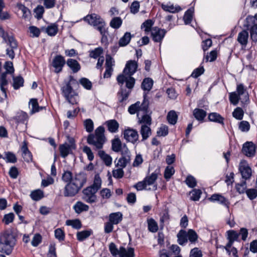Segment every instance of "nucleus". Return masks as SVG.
<instances>
[{
	"instance_id": "41",
	"label": "nucleus",
	"mask_w": 257,
	"mask_h": 257,
	"mask_svg": "<svg viewBox=\"0 0 257 257\" xmlns=\"http://www.w3.org/2000/svg\"><path fill=\"white\" fill-rule=\"evenodd\" d=\"M112 150L115 152H118L121 151V143L119 139L115 138L112 141Z\"/></svg>"
},
{
	"instance_id": "48",
	"label": "nucleus",
	"mask_w": 257,
	"mask_h": 257,
	"mask_svg": "<svg viewBox=\"0 0 257 257\" xmlns=\"http://www.w3.org/2000/svg\"><path fill=\"white\" fill-rule=\"evenodd\" d=\"M66 224L75 229H79L81 227V222L78 219L67 220Z\"/></svg>"
},
{
	"instance_id": "17",
	"label": "nucleus",
	"mask_w": 257,
	"mask_h": 257,
	"mask_svg": "<svg viewBox=\"0 0 257 257\" xmlns=\"http://www.w3.org/2000/svg\"><path fill=\"white\" fill-rule=\"evenodd\" d=\"M227 238L228 242L225 246L226 250L228 252L229 248L231 247L233 242L237 240L239 236V234L235 231L231 230L227 231Z\"/></svg>"
},
{
	"instance_id": "7",
	"label": "nucleus",
	"mask_w": 257,
	"mask_h": 257,
	"mask_svg": "<svg viewBox=\"0 0 257 257\" xmlns=\"http://www.w3.org/2000/svg\"><path fill=\"white\" fill-rule=\"evenodd\" d=\"M63 93L68 101L72 104L76 103L78 97L73 91L69 84H67L62 88Z\"/></svg>"
},
{
	"instance_id": "59",
	"label": "nucleus",
	"mask_w": 257,
	"mask_h": 257,
	"mask_svg": "<svg viewBox=\"0 0 257 257\" xmlns=\"http://www.w3.org/2000/svg\"><path fill=\"white\" fill-rule=\"evenodd\" d=\"M246 194L248 198L253 200L257 197V190L255 189H249L246 190Z\"/></svg>"
},
{
	"instance_id": "6",
	"label": "nucleus",
	"mask_w": 257,
	"mask_h": 257,
	"mask_svg": "<svg viewBox=\"0 0 257 257\" xmlns=\"http://www.w3.org/2000/svg\"><path fill=\"white\" fill-rule=\"evenodd\" d=\"M85 21L90 25L95 27L103 35L105 31V23L104 20L98 15L92 14L84 18Z\"/></svg>"
},
{
	"instance_id": "15",
	"label": "nucleus",
	"mask_w": 257,
	"mask_h": 257,
	"mask_svg": "<svg viewBox=\"0 0 257 257\" xmlns=\"http://www.w3.org/2000/svg\"><path fill=\"white\" fill-rule=\"evenodd\" d=\"M166 31L158 27H154L152 29L151 35L153 40L157 42H160L166 34Z\"/></svg>"
},
{
	"instance_id": "34",
	"label": "nucleus",
	"mask_w": 257,
	"mask_h": 257,
	"mask_svg": "<svg viewBox=\"0 0 257 257\" xmlns=\"http://www.w3.org/2000/svg\"><path fill=\"white\" fill-rule=\"evenodd\" d=\"M147 110L143 113L142 112L141 115L138 117L140 123H146L150 125L151 123V118L150 116L146 114Z\"/></svg>"
},
{
	"instance_id": "46",
	"label": "nucleus",
	"mask_w": 257,
	"mask_h": 257,
	"mask_svg": "<svg viewBox=\"0 0 257 257\" xmlns=\"http://www.w3.org/2000/svg\"><path fill=\"white\" fill-rule=\"evenodd\" d=\"M122 24V20L119 17H114L110 22V26L114 29L119 28Z\"/></svg>"
},
{
	"instance_id": "56",
	"label": "nucleus",
	"mask_w": 257,
	"mask_h": 257,
	"mask_svg": "<svg viewBox=\"0 0 257 257\" xmlns=\"http://www.w3.org/2000/svg\"><path fill=\"white\" fill-rule=\"evenodd\" d=\"M84 125L87 132L90 133L93 130V122L90 119H87L84 121Z\"/></svg>"
},
{
	"instance_id": "31",
	"label": "nucleus",
	"mask_w": 257,
	"mask_h": 257,
	"mask_svg": "<svg viewBox=\"0 0 257 257\" xmlns=\"http://www.w3.org/2000/svg\"><path fill=\"white\" fill-rule=\"evenodd\" d=\"M193 115L197 120L202 121L206 115V112L203 109L195 108L193 110Z\"/></svg>"
},
{
	"instance_id": "13",
	"label": "nucleus",
	"mask_w": 257,
	"mask_h": 257,
	"mask_svg": "<svg viewBox=\"0 0 257 257\" xmlns=\"http://www.w3.org/2000/svg\"><path fill=\"white\" fill-rule=\"evenodd\" d=\"M97 191L92 186L87 187L83 191V199L88 203H92L95 201V194Z\"/></svg>"
},
{
	"instance_id": "52",
	"label": "nucleus",
	"mask_w": 257,
	"mask_h": 257,
	"mask_svg": "<svg viewBox=\"0 0 257 257\" xmlns=\"http://www.w3.org/2000/svg\"><path fill=\"white\" fill-rule=\"evenodd\" d=\"M202 192L199 189H194L190 193V195L191 196V199L194 201H197L200 198V195Z\"/></svg>"
},
{
	"instance_id": "44",
	"label": "nucleus",
	"mask_w": 257,
	"mask_h": 257,
	"mask_svg": "<svg viewBox=\"0 0 257 257\" xmlns=\"http://www.w3.org/2000/svg\"><path fill=\"white\" fill-rule=\"evenodd\" d=\"M148 229L152 232H156L158 229L157 223L152 218L148 220Z\"/></svg>"
},
{
	"instance_id": "58",
	"label": "nucleus",
	"mask_w": 257,
	"mask_h": 257,
	"mask_svg": "<svg viewBox=\"0 0 257 257\" xmlns=\"http://www.w3.org/2000/svg\"><path fill=\"white\" fill-rule=\"evenodd\" d=\"M101 185V180L99 175H96L94 177V180L93 185L91 186L97 191L100 188Z\"/></svg>"
},
{
	"instance_id": "5",
	"label": "nucleus",
	"mask_w": 257,
	"mask_h": 257,
	"mask_svg": "<svg viewBox=\"0 0 257 257\" xmlns=\"http://www.w3.org/2000/svg\"><path fill=\"white\" fill-rule=\"evenodd\" d=\"M104 133L103 127L101 126L98 127L95 131V135L90 134L88 136L87 143L90 145H93L96 149H101L105 141Z\"/></svg>"
},
{
	"instance_id": "60",
	"label": "nucleus",
	"mask_w": 257,
	"mask_h": 257,
	"mask_svg": "<svg viewBox=\"0 0 257 257\" xmlns=\"http://www.w3.org/2000/svg\"><path fill=\"white\" fill-rule=\"evenodd\" d=\"M42 241V237L39 234H36L33 237L31 244L33 246H37Z\"/></svg>"
},
{
	"instance_id": "30",
	"label": "nucleus",
	"mask_w": 257,
	"mask_h": 257,
	"mask_svg": "<svg viewBox=\"0 0 257 257\" xmlns=\"http://www.w3.org/2000/svg\"><path fill=\"white\" fill-rule=\"evenodd\" d=\"M162 8L166 12H168L172 13L178 12L181 10V8L178 6H174L171 4H162Z\"/></svg>"
},
{
	"instance_id": "27",
	"label": "nucleus",
	"mask_w": 257,
	"mask_h": 257,
	"mask_svg": "<svg viewBox=\"0 0 257 257\" xmlns=\"http://www.w3.org/2000/svg\"><path fill=\"white\" fill-rule=\"evenodd\" d=\"M17 7L23 13L22 18L25 20L29 19L31 16L30 10L22 4H18Z\"/></svg>"
},
{
	"instance_id": "50",
	"label": "nucleus",
	"mask_w": 257,
	"mask_h": 257,
	"mask_svg": "<svg viewBox=\"0 0 257 257\" xmlns=\"http://www.w3.org/2000/svg\"><path fill=\"white\" fill-rule=\"evenodd\" d=\"M233 116L237 119L241 120L243 116V111L240 107L236 108L232 112Z\"/></svg>"
},
{
	"instance_id": "9",
	"label": "nucleus",
	"mask_w": 257,
	"mask_h": 257,
	"mask_svg": "<svg viewBox=\"0 0 257 257\" xmlns=\"http://www.w3.org/2000/svg\"><path fill=\"white\" fill-rule=\"evenodd\" d=\"M148 109V104L144 102L141 103L140 102H137L136 103L132 104L128 108V112L132 114L137 113V117L141 115L142 112L144 113Z\"/></svg>"
},
{
	"instance_id": "1",
	"label": "nucleus",
	"mask_w": 257,
	"mask_h": 257,
	"mask_svg": "<svg viewBox=\"0 0 257 257\" xmlns=\"http://www.w3.org/2000/svg\"><path fill=\"white\" fill-rule=\"evenodd\" d=\"M62 181L66 183L63 195L65 197H73L76 195L86 182V176L84 173L73 175L69 171L62 174Z\"/></svg>"
},
{
	"instance_id": "32",
	"label": "nucleus",
	"mask_w": 257,
	"mask_h": 257,
	"mask_svg": "<svg viewBox=\"0 0 257 257\" xmlns=\"http://www.w3.org/2000/svg\"><path fill=\"white\" fill-rule=\"evenodd\" d=\"M177 238L178 243L183 245L187 242V233L185 230H181L177 234Z\"/></svg>"
},
{
	"instance_id": "14",
	"label": "nucleus",
	"mask_w": 257,
	"mask_h": 257,
	"mask_svg": "<svg viewBox=\"0 0 257 257\" xmlns=\"http://www.w3.org/2000/svg\"><path fill=\"white\" fill-rule=\"evenodd\" d=\"M9 47L7 48V55L11 59L15 57V50L17 48V43L14 37H9L8 42L7 43Z\"/></svg>"
},
{
	"instance_id": "22",
	"label": "nucleus",
	"mask_w": 257,
	"mask_h": 257,
	"mask_svg": "<svg viewBox=\"0 0 257 257\" xmlns=\"http://www.w3.org/2000/svg\"><path fill=\"white\" fill-rule=\"evenodd\" d=\"M134 250L132 247H128L125 248L123 247H120L119 248V254L120 257H134Z\"/></svg>"
},
{
	"instance_id": "2",
	"label": "nucleus",
	"mask_w": 257,
	"mask_h": 257,
	"mask_svg": "<svg viewBox=\"0 0 257 257\" xmlns=\"http://www.w3.org/2000/svg\"><path fill=\"white\" fill-rule=\"evenodd\" d=\"M138 64L135 61H128L123 71L122 74L118 76L117 80L119 84L122 85L124 82L126 87L128 89L134 87L135 83V79L132 76L136 72Z\"/></svg>"
},
{
	"instance_id": "42",
	"label": "nucleus",
	"mask_w": 257,
	"mask_h": 257,
	"mask_svg": "<svg viewBox=\"0 0 257 257\" xmlns=\"http://www.w3.org/2000/svg\"><path fill=\"white\" fill-rule=\"evenodd\" d=\"M131 39V35L130 33L126 32L123 36L120 38L119 41V44L120 46H125L127 45Z\"/></svg>"
},
{
	"instance_id": "25",
	"label": "nucleus",
	"mask_w": 257,
	"mask_h": 257,
	"mask_svg": "<svg viewBox=\"0 0 257 257\" xmlns=\"http://www.w3.org/2000/svg\"><path fill=\"white\" fill-rule=\"evenodd\" d=\"M73 208L77 213H80L83 211H87L89 206L82 202L78 201L74 205Z\"/></svg>"
},
{
	"instance_id": "3",
	"label": "nucleus",
	"mask_w": 257,
	"mask_h": 257,
	"mask_svg": "<svg viewBox=\"0 0 257 257\" xmlns=\"http://www.w3.org/2000/svg\"><path fill=\"white\" fill-rule=\"evenodd\" d=\"M16 238L11 231H6L0 235V252L9 255L16 244Z\"/></svg>"
},
{
	"instance_id": "26",
	"label": "nucleus",
	"mask_w": 257,
	"mask_h": 257,
	"mask_svg": "<svg viewBox=\"0 0 257 257\" xmlns=\"http://www.w3.org/2000/svg\"><path fill=\"white\" fill-rule=\"evenodd\" d=\"M108 131L112 133H116L119 127L118 123L115 120H110L106 122Z\"/></svg>"
},
{
	"instance_id": "8",
	"label": "nucleus",
	"mask_w": 257,
	"mask_h": 257,
	"mask_svg": "<svg viewBox=\"0 0 257 257\" xmlns=\"http://www.w3.org/2000/svg\"><path fill=\"white\" fill-rule=\"evenodd\" d=\"M158 173L155 171L150 175L147 176L144 181L146 183V190L155 191L157 189L156 180L158 178Z\"/></svg>"
},
{
	"instance_id": "36",
	"label": "nucleus",
	"mask_w": 257,
	"mask_h": 257,
	"mask_svg": "<svg viewBox=\"0 0 257 257\" xmlns=\"http://www.w3.org/2000/svg\"><path fill=\"white\" fill-rule=\"evenodd\" d=\"M153 81L150 78H146L142 83V87L144 90L149 91L152 88Z\"/></svg>"
},
{
	"instance_id": "51",
	"label": "nucleus",
	"mask_w": 257,
	"mask_h": 257,
	"mask_svg": "<svg viewBox=\"0 0 257 257\" xmlns=\"http://www.w3.org/2000/svg\"><path fill=\"white\" fill-rule=\"evenodd\" d=\"M250 34L252 41L256 43L257 42V24H254L251 27Z\"/></svg>"
},
{
	"instance_id": "64",
	"label": "nucleus",
	"mask_w": 257,
	"mask_h": 257,
	"mask_svg": "<svg viewBox=\"0 0 257 257\" xmlns=\"http://www.w3.org/2000/svg\"><path fill=\"white\" fill-rule=\"evenodd\" d=\"M201 251L198 248H194L191 249L190 253V257H202Z\"/></svg>"
},
{
	"instance_id": "55",
	"label": "nucleus",
	"mask_w": 257,
	"mask_h": 257,
	"mask_svg": "<svg viewBox=\"0 0 257 257\" xmlns=\"http://www.w3.org/2000/svg\"><path fill=\"white\" fill-rule=\"evenodd\" d=\"M168 134V127L165 125H162L157 131V135L160 137H165Z\"/></svg>"
},
{
	"instance_id": "21",
	"label": "nucleus",
	"mask_w": 257,
	"mask_h": 257,
	"mask_svg": "<svg viewBox=\"0 0 257 257\" xmlns=\"http://www.w3.org/2000/svg\"><path fill=\"white\" fill-rule=\"evenodd\" d=\"M248 39V33L246 31L243 30L238 34L237 41L243 46H245L247 43Z\"/></svg>"
},
{
	"instance_id": "53",
	"label": "nucleus",
	"mask_w": 257,
	"mask_h": 257,
	"mask_svg": "<svg viewBox=\"0 0 257 257\" xmlns=\"http://www.w3.org/2000/svg\"><path fill=\"white\" fill-rule=\"evenodd\" d=\"M187 237L190 242H194L197 240L198 236L195 231L192 229H189L187 232Z\"/></svg>"
},
{
	"instance_id": "20",
	"label": "nucleus",
	"mask_w": 257,
	"mask_h": 257,
	"mask_svg": "<svg viewBox=\"0 0 257 257\" xmlns=\"http://www.w3.org/2000/svg\"><path fill=\"white\" fill-rule=\"evenodd\" d=\"M22 156L25 161L29 162L32 160V156L31 152L29 151L27 144L25 142H23V145L21 148Z\"/></svg>"
},
{
	"instance_id": "39",
	"label": "nucleus",
	"mask_w": 257,
	"mask_h": 257,
	"mask_svg": "<svg viewBox=\"0 0 257 257\" xmlns=\"http://www.w3.org/2000/svg\"><path fill=\"white\" fill-rule=\"evenodd\" d=\"M30 196L33 200L38 201L44 197V193L40 189L36 190L31 192Z\"/></svg>"
},
{
	"instance_id": "10",
	"label": "nucleus",
	"mask_w": 257,
	"mask_h": 257,
	"mask_svg": "<svg viewBox=\"0 0 257 257\" xmlns=\"http://www.w3.org/2000/svg\"><path fill=\"white\" fill-rule=\"evenodd\" d=\"M124 139L127 141L133 144L136 143L139 139L138 132L133 128L127 127L123 132Z\"/></svg>"
},
{
	"instance_id": "45",
	"label": "nucleus",
	"mask_w": 257,
	"mask_h": 257,
	"mask_svg": "<svg viewBox=\"0 0 257 257\" xmlns=\"http://www.w3.org/2000/svg\"><path fill=\"white\" fill-rule=\"evenodd\" d=\"M153 24L154 22L152 20H147L142 24L141 28L144 30L146 33H148L151 31Z\"/></svg>"
},
{
	"instance_id": "24",
	"label": "nucleus",
	"mask_w": 257,
	"mask_h": 257,
	"mask_svg": "<svg viewBox=\"0 0 257 257\" xmlns=\"http://www.w3.org/2000/svg\"><path fill=\"white\" fill-rule=\"evenodd\" d=\"M98 155L106 166H110L111 165L112 159L109 155L102 150H99Z\"/></svg>"
},
{
	"instance_id": "16",
	"label": "nucleus",
	"mask_w": 257,
	"mask_h": 257,
	"mask_svg": "<svg viewBox=\"0 0 257 257\" xmlns=\"http://www.w3.org/2000/svg\"><path fill=\"white\" fill-rule=\"evenodd\" d=\"M242 151L247 157H252L255 153V145L251 142H247L243 144Z\"/></svg>"
},
{
	"instance_id": "57",
	"label": "nucleus",
	"mask_w": 257,
	"mask_h": 257,
	"mask_svg": "<svg viewBox=\"0 0 257 257\" xmlns=\"http://www.w3.org/2000/svg\"><path fill=\"white\" fill-rule=\"evenodd\" d=\"M239 128L241 132H247L249 130L250 124L246 121H242L239 123Z\"/></svg>"
},
{
	"instance_id": "63",
	"label": "nucleus",
	"mask_w": 257,
	"mask_h": 257,
	"mask_svg": "<svg viewBox=\"0 0 257 257\" xmlns=\"http://www.w3.org/2000/svg\"><path fill=\"white\" fill-rule=\"evenodd\" d=\"M47 257H57L55 244L52 243L50 245Z\"/></svg>"
},
{
	"instance_id": "47",
	"label": "nucleus",
	"mask_w": 257,
	"mask_h": 257,
	"mask_svg": "<svg viewBox=\"0 0 257 257\" xmlns=\"http://www.w3.org/2000/svg\"><path fill=\"white\" fill-rule=\"evenodd\" d=\"M167 119L170 124H174L177 120V115L175 111H170L167 115Z\"/></svg>"
},
{
	"instance_id": "62",
	"label": "nucleus",
	"mask_w": 257,
	"mask_h": 257,
	"mask_svg": "<svg viewBox=\"0 0 257 257\" xmlns=\"http://www.w3.org/2000/svg\"><path fill=\"white\" fill-rule=\"evenodd\" d=\"M55 237L60 241L63 240L65 238L64 231L61 228H57L55 230Z\"/></svg>"
},
{
	"instance_id": "35",
	"label": "nucleus",
	"mask_w": 257,
	"mask_h": 257,
	"mask_svg": "<svg viewBox=\"0 0 257 257\" xmlns=\"http://www.w3.org/2000/svg\"><path fill=\"white\" fill-rule=\"evenodd\" d=\"M67 64L74 72H77L80 68L77 61L72 59H69L67 61Z\"/></svg>"
},
{
	"instance_id": "40",
	"label": "nucleus",
	"mask_w": 257,
	"mask_h": 257,
	"mask_svg": "<svg viewBox=\"0 0 257 257\" xmlns=\"http://www.w3.org/2000/svg\"><path fill=\"white\" fill-rule=\"evenodd\" d=\"M8 83L7 80L6 79V74L3 73L1 75V82H0V87L2 92V94L3 96L6 98L7 97V93L6 89H5V86L7 85Z\"/></svg>"
},
{
	"instance_id": "11",
	"label": "nucleus",
	"mask_w": 257,
	"mask_h": 257,
	"mask_svg": "<svg viewBox=\"0 0 257 257\" xmlns=\"http://www.w3.org/2000/svg\"><path fill=\"white\" fill-rule=\"evenodd\" d=\"M239 171L242 178L245 180L248 179L251 175V169L247 161L242 160L239 164Z\"/></svg>"
},
{
	"instance_id": "28",
	"label": "nucleus",
	"mask_w": 257,
	"mask_h": 257,
	"mask_svg": "<svg viewBox=\"0 0 257 257\" xmlns=\"http://www.w3.org/2000/svg\"><path fill=\"white\" fill-rule=\"evenodd\" d=\"M208 119L211 121L217 122L219 123H223V118L216 112H212L209 114Z\"/></svg>"
},
{
	"instance_id": "43",
	"label": "nucleus",
	"mask_w": 257,
	"mask_h": 257,
	"mask_svg": "<svg viewBox=\"0 0 257 257\" xmlns=\"http://www.w3.org/2000/svg\"><path fill=\"white\" fill-rule=\"evenodd\" d=\"M91 234V231L89 230H83L77 232V238L79 241H83L88 237Z\"/></svg>"
},
{
	"instance_id": "29",
	"label": "nucleus",
	"mask_w": 257,
	"mask_h": 257,
	"mask_svg": "<svg viewBox=\"0 0 257 257\" xmlns=\"http://www.w3.org/2000/svg\"><path fill=\"white\" fill-rule=\"evenodd\" d=\"M58 31V25L56 24H51L45 29V32L50 36L56 35Z\"/></svg>"
},
{
	"instance_id": "49",
	"label": "nucleus",
	"mask_w": 257,
	"mask_h": 257,
	"mask_svg": "<svg viewBox=\"0 0 257 257\" xmlns=\"http://www.w3.org/2000/svg\"><path fill=\"white\" fill-rule=\"evenodd\" d=\"M24 83V80L21 76H18L13 78V87L15 89L19 88L22 86Z\"/></svg>"
},
{
	"instance_id": "54",
	"label": "nucleus",
	"mask_w": 257,
	"mask_h": 257,
	"mask_svg": "<svg viewBox=\"0 0 257 257\" xmlns=\"http://www.w3.org/2000/svg\"><path fill=\"white\" fill-rule=\"evenodd\" d=\"M217 56V53L216 50L211 51L209 54L207 55L204 58L206 62H213L216 60Z\"/></svg>"
},
{
	"instance_id": "18",
	"label": "nucleus",
	"mask_w": 257,
	"mask_h": 257,
	"mask_svg": "<svg viewBox=\"0 0 257 257\" xmlns=\"http://www.w3.org/2000/svg\"><path fill=\"white\" fill-rule=\"evenodd\" d=\"M65 63L64 58L60 55H57L54 58L53 61V66L55 68V71L57 73L61 71Z\"/></svg>"
},
{
	"instance_id": "19",
	"label": "nucleus",
	"mask_w": 257,
	"mask_h": 257,
	"mask_svg": "<svg viewBox=\"0 0 257 257\" xmlns=\"http://www.w3.org/2000/svg\"><path fill=\"white\" fill-rule=\"evenodd\" d=\"M209 200L212 202H217L219 203L228 207V201L224 197L220 194H215L212 195L209 198Z\"/></svg>"
},
{
	"instance_id": "61",
	"label": "nucleus",
	"mask_w": 257,
	"mask_h": 257,
	"mask_svg": "<svg viewBox=\"0 0 257 257\" xmlns=\"http://www.w3.org/2000/svg\"><path fill=\"white\" fill-rule=\"evenodd\" d=\"M31 36L38 37L40 34V30L35 26H30L29 28Z\"/></svg>"
},
{
	"instance_id": "12",
	"label": "nucleus",
	"mask_w": 257,
	"mask_h": 257,
	"mask_svg": "<svg viewBox=\"0 0 257 257\" xmlns=\"http://www.w3.org/2000/svg\"><path fill=\"white\" fill-rule=\"evenodd\" d=\"M75 148L76 145L73 140L70 141V144L65 143L59 146L60 155L63 158H65Z\"/></svg>"
},
{
	"instance_id": "38",
	"label": "nucleus",
	"mask_w": 257,
	"mask_h": 257,
	"mask_svg": "<svg viewBox=\"0 0 257 257\" xmlns=\"http://www.w3.org/2000/svg\"><path fill=\"white\" fill-rule=\"evenodd\" d=\"M140 132L144 140H146L151 134L150 127L146 125H142Z\"/></svg>"
},
{
	"instance_id": "33",
	"label": "nucleus",
	"mask_w": 257,
	"mask_h": 257,
	"mask_svg": "<svg viewBox=\"0 0 257 257\" xmlns=\"http://www.w3.org/2000/svg\"><path fill=\"white\" fill-rule=\"evenodd\" d=\"M30 107L31 106V113H34L36 112H38L41 109L43 108V107H39L37 100L36 99H32L30 100L29 102Z\"/></svg>"
},
{
	"instance_id": "4",
	"label": "nucleus",
	"mask_w": 257,
	"mask_h": 257,
	"mask_svg": "<svg viewBox=\"0 0 257 257\" xmlns=\"http://www.w3.org/2000/svg\"><path fill=\"white\" fill-rule=\"evenodd\" d=\"M229 101L234 105H236L239 101L242 103H246L249 101V95L246 88L242 84H237L236 91L229 93Z\"/></svg>"
},
{
	"instance_id": "37",
	"label": "nucleus",
	"mask_w": 257,
	"mask_h": 257,
	"mask_svg": "<svg viewBox=\"0 0 257 257\" xmlns=\"http://www.w3.org/2000/svg\"><path fill=\"white\" fill-rule=\"evenodd\" d=\"M194 12V8H191L187 10L184 16V21L186 25L190 24L193 18V14Z\"/></svg>"
},
{
	"instance_id": "23",
	"label": "nucleus",
	"mask_w": 257,
	"mask_h": 257,
	"mask_svg": "<svg viewBox=\"0 0 257 257\" xmlns=\"http://www.w3.org/2000/svg\"><path fill=\"white\" fill-rule=\"evenodd\" d=\"M122 214L120 212L110 213L109 215V221L114 224H117L122 220Z\"/></svg>"
}]
</instances>
